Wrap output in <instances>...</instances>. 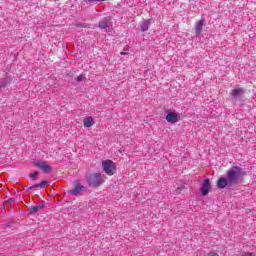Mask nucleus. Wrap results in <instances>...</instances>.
Returning a JSON list of instances; mask_svg holds the SVG:
<instances>
[{"mask_svg": "<svg viewBox=\"0 0 256 256\" xmlns=\"http://www.w3.org/2000/svg\"><path fill=\"white\" fill-rule=\"evenodd\" d=\"M243 177V168L235 166L227 171L226 178L221 177L217 181L218 189H225V187H233L239 185V181Z\"/></svg>", "mask_w": 256, "mask_h": 256, "instance_id": "nucleus-1", "label": "nucleus"}, {"mask_svg": "<svg viewBox=\"0 0 256 256\" xmlns=\"http://www.w3.org/2000/svg\"><path fill=\"white\" fill-rule=\"evenodd\" d=\"M86 183L89 185V187H100L103 183V176H101L100 173L90 174L86 178Z\"/></svg>", "mask_w": 256, "mask_h": 256, "instance_id": "nucleus-2", "label": "nucleus"}, {"mask_svg": "<svg viewBox=\"0 0 256 256\" xmlns=\"http://www.w3.org/2000/svg\"><path fill=\"white\" fill-rule=\"evenodd\" d=\"M87 193V187L81 184L79 180L74 181V189L68 191V195H72L73 197H79Z\"/></svg>", "mask_w": 256, "mask_h": 256, "instance_id": "nucleus-3", "label": "nucleus"}, {"mask_svg": "<svg viewBox=\"0 0 256 256\" xmlns=\"http://www.w3.org/2000/svg\"><path fill=\"white\" fill-rule=\"evenodd\" d=\"M102 167L106 175H115L117 173V166L112 160H105L102 162Z\"/></svg>", "mask_w": 256, "mask_h": 256, "instance_id": "nucleus-4", "label": "nucleus"}, {"mask_svg": "<svg viewBox=\"0 0 256 256\" xmlns=\"http://www.w3.org/2000/svg\"><path fill=\"white\" fill-rule=\"evenodd\" d=\"M34 165L43 171V173H51V171H53V167L49 166L45 161H36Z\"/></svg>", "mask_w": 256, "mask_h": 256, "instance_id": "nucleus-5", "label": "nucleus"}, {"mask_svg": "<svg viewBox=\"0 0 256 256\" xmlns=\"http://www.w3.org/2000/svg\"><path fill=\"white\" fill-rule=\"evenodd\" d=\"M166 113H167L166 121L168 123H177V121H179L181 119V116L179 114L175 113V111L167 110Z\"/></svg>", "mask_w": 256, "mask_h": 256, "instance_id": "nucleus-6", "label": "nucleus"}, {"mask_svg": "<svg viewBox=\"0 0 256 256\" xmlns=\"http://www.w3.org/2000/svg\"><path fill=\"white\" fill-rule=\"evenodd\" d=\"M209 191H211V181L209 180V178L205 179L202 187L200 189L201 195H203L204 197L209 195Z\"/></svg>", "mask_w": 256, "mask_h": 256, "instance_id": "nucleus-7", "label": "nucleus"}, {"mask_svg": "<svg viewBox=\"0 0 256 256\" xmlns=\"http://www.w3.org/2000/svg\"><path fill=\"white\" fill-rule=\"evenodd\" d=\"M109 23H111V18L106 17L99 22L98 27L104 31H109Z\"/></svg>", "mask_w": 256, "mask_h": 256, "instance_id": "nucleus-8", "label": "nucleus"}, {"mask_svg": "<svg viewBox=\"0 0 256 256\" xmlns=\"http://www.w3.org/2000/svg\"><path fill=\"white\" fill-rule=\"evenodd\" d=\"M203 25H205V20H200V21L196 22L195 31H196L197 37H199V35H201V33L203 31Z\"/></svg>", "mask_w": 256, "mask_h": 256, "instance_id": "nucleus-9", "label": "nucleus"}, {"mask_svg": "<svg viewBox=\"0 0 256 256\" xmlns=\"http://www.w3.org/2000/svg\"><path fill=\"white\" fill-rule=\"evenodd\" d=\"M243 93H245V90L243 88H235L232 90L231 96L233 97V99H237V97H241Z\"/></svg>", "mask_w": 256, "mask_h": 256, "instance_id": "nucleus-10", "label": "nucleus"}, {"mask_svg": "<svg viewBox=\"0 0 256 256\" xmlns=\"http://www.w3.org/2000/svg\"><path fill=\"white\" fill-rule=\"evenodd\" d=\"M95 125V120L93 117H87L84 119V127H93Z\"/></svg>", "mask_w": 256, "mask_h": 256, "instance_id": "nucleus-11", "label": "nucleus"}, {"mask_svg": "<svg viewBox=\"0 0 256 256\" xmlns=\"http://www.w3.org/2000/svg\"><path fill=\"white\" fill-rule=\"evenodd\" d=\"M47 185H49V182L47 181H42L41 183H37L33 186H30L28 189H33L35 187H40V189H45V187H47Z\"/></svg>", "mask_w": 256, "mask_h": 256, "instance_id": "nucleus-12", "label": "nucleus"}, {"mask_svg": "<svg viewBox=\"0 0 256 256\" xmlns=\"http://www.w3.org/2000/svg\"><path fill=\"white\" fill-rule=\"evenodd\" d=\"M141 31H149V21H144L140 25Z\"/></svg>", "mask_w": 256, "mask_h": 256, "instance_id": "nucleus-13", "label": "nucleus"}, {"mask_svg": "<svg viewBox=\"0 0 256 256\" xmlns=\"http://www.w3.org/2000/svg\"><path fill=\"white\" fill-rule=\"evenodd\" d=\"M29 213H31L32 215H35V213H39V210L37 208V206H32L28 209Z\"/></svg>", "mask_w": 256, "mask_h": 256, "instance_id": "nucleus-14", "label": "nucleus"}, {"mask_svg": "<svg viewBox=\"0 0 256 256\" xmlns=\"http://www.w3.org/2000/svg\"><path fill=\"white\" fill-rule=\"evenodd\" d=\"M103 1H107V0H84V2L87 3L88 5H91V3H103Z\"/></svg>", "mask_w": 256, "mask_h": 256, "instance_id": "nucleus-15", "label": "nucleus"}, {"mask_svg": "<svg viewBox=\"0 0 256 256\" xmlns=\"http://www.w3.org/2000/svg\"><path fill=\"white\" fill-rule=\"evenodd\" d=\"M39 175L38 171H35L34 173L30 174V177L32 181H37V176Z\"/></svg>", "mask_w": 256, "mask_h": 256, "instance_id": "nucleus-16", "label": "nucleus"}, {"mask_svg": "<svg viewBox=\"0 0 256 256\" xmlns=\"http://www.w3.org/2000/svg\"><path fill=\"white\" fill-rule=\"evenodd\" d=\"M76 81L81 82V81H85V75L84 74H80L77 78Z\"/></svg>", "mask_w": 256, "mask_h": 256, "instance_id": "nucleus-17", "label": "nucleus"}, {"mask_svg": "<svg viewBox=\"0 0 256 256\" xmlns=\"http://www.w3.org/2000/svg\"><path fill=\"white\" fill-rule=\"evenodd\" d=\"M36 207L38 211H42V209H45V204L37 205Z\"/></svg>", "mask_w": 256, "mask_h": 256, "instance_id": "nucleus-18", "label": "nucleus"}, {"mask_svg": "<svg viewBox=\"0 0 256 256\" xmlns=\"http://www.w3.org/2000/svg\"><path fill=\"white\" fill-rule=\"evenodd\" d=\"M208 256H219V254H217V253H215V252H210V253L208 254Z\"/></svg>", "mask_w": 256, "mask_h": 256, "instance_id": "nucleus-19", "label": "nucleus"}, {"mask_svg": "<svg viewBox=\"0 0 256 256\" xmlns=\"http://www.w3.org/2000/svg\"><path fill=\"white\" fill-rule=\"evenodd\" d=\"M120 55H127V53H125V52H121V53H120Z\"/></svg>", "mask_w": 256, "mask_h": 256, "instance_id": "nucleus-20", "label": "nucleus"}, {"mask_svg": "<svg viewBox=\"0 0 256 256\" xmlns=\"http://www.w3.org/2000/svg\"><path fill=\"white\" fill-rule=\"evenodd\" d=\"M81 27H87V25L83 24V25H81Z\"/></svg>", "mask_w": 256, "mask_h": 256, "instance_id": "nucleus-21", "label": "nucleus"}, {"mask_svg": "<svg viewBox=\"0 0 256 256\" xmlns=\"http://www.w3.org/2000/svg\"><path fill=\"white\" fill-rule=\"evenodd\" d=\"M0 83H3V80H2V81H0Z\"/></svg>", "mask_w": 256, "mask_h": 256, "instance_id": "nucleus-22", "label": "nucleus"}]
</instances>
